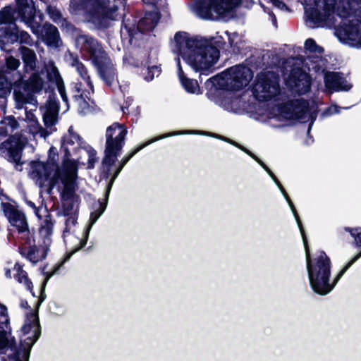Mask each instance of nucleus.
Wrapping results in <instances>:
<instances>
[{
  "label": "nucleus",
  "instance_id": "1",
  "mask_svg": "<svg viewBox=\"0 0 361 361\" xmlns=\"http://www.w3.org/2000/svg\"><path fill=\"white\" fill-rule=\"evenodd\" d=\"M62 149L65 159L60 168L55 157L56 149L51 147L47 162L33 161L30 164L29 176L40 188L42 192L51 195L54 188L61 192L63 200H69L75 190V181L77 177L76 161L84 164L87 160V167L92 169L97 161L96 152L91 147H81V140L78 135L69 129L63 137Z\"/></svg>",
  "mask_w": 361,
  "mask_h": 361
},
{
  "label": "nucleus",
  "instance_id": "2",
  "mask_svg": "<svg viewBox=\"0 0 361 361\" xmlns=\"http://www.w3.org/2000/svg\"><path fill=\"white\" fill-rule=\"evenodd\" d=\"M238 148L246 152L250 157H252L255 160H256L262 167L263 169L268 173V174L271 176L273 180L276 183L281 193L286 198L287 202L288 203L292 212L294 214L295 220L298 223V225L300 228L301 234L302 235V239L305 245V252H306V261H307V269L308 271V276L310 279V285L314 290V291L320 295H326L329 293L335 286V284L339 281V279L342 277L344 273L361 257V252L356 255L339 272L336 278L335 279L333 285H331L329 283V278L331 273V262L329 258L324 252H319L317 258L312 263L310 262L309 248L305 238L304 231L302 227L299 216L296 212V210L294 207L293 202L290 199L288 196L283 186L276 178L272 171L256 156L249 152L247 149L244 148L243 147L233 143ZM348 231L350 233V234L354 237L356 245L358 247H361V228H346Z\"/></svg>",
  "mask_w": 361,
  "mask_h": 361
},
{
  "label": "nucleus",
  "instance_id": "3",
  "mask_svg": "<svg viewBox=\"0 0 361 361\" xmlns=\"http://www.w3.org/2000/svg\"><path fill=\"white\" fill-rule=\"evenodd\" d=\"M173 43V51L196 72L209 71L219 60V51L210 39L192 37L187 32H179L175 35Z\"/></svg>",
  "mask_w": 361,
  "mask_h": 361
},
{
  "label": "nucleus",
  "instance_id": "4",
  "mask_svg": "<svg viewBox=\"0 0 361 361\" xmlns=\"http://www.w3.org/2000/svg\"><path fill=\"white\" fill-rule=\"evenodd\" d=\"M17 11L21 20L30 27L32 32L48 46L56 47L59 44V35L57 28L46 23L42 27L35 21V7L33 0H16Z\"/></svg>",
  "mask_w": 361,
  "mask_h": 361
},
{
  "label": "nucleus",
  "instance_id": "5",
  "mask_svg": "<svg viewBox=\"0 0 361 361\" xmlns=\"http://www.w3.org/2000/svg\"><path fill=\"white\" fill-rule=\"evenodd\" d=\"M76 44L90 54L102 79L107 84H111L115 76L113 65L98 42L91 37L80 35L76 39Z\"/></svg>",
  "mask_w": 361,
  "mask_h": 361
},
{
  "label": "nucleus",
  "instance_id": "6",
  "mask_svg": "<svg viewBox=\"0 0 361 361\" xmlns=\"http://www.w3.org/2000/svg\"><path fill=\"white\" fill-rule=\"evenodd\" d=\"M73 13L82 11L89 13L90 20L99 27H106L109 20H112V14L116 11V6L110 7L109 2L98 0H72L70 5Z\"/></svg>",
  "mask_w": 361,
  "mask_h": 361
},
{
  "label": "nucleus",
  "instance_id": "7",
  "mask_svg": "<svg viewBox=\"0 0 361 361\" xmlns=\"http://www.w3.org/2000/svg\"><path fill=\"white\" fill-rule=\"evenodd\" d=\"M17 78L11 77L8 71H0V97H4L13 88V98L16 108L21 109L26 104L37 106V100L34 96L25 94L21 91L22 74L18 73Z\"/></svg>",
  "mask_w": 361,
  "mask_h": 361
},
{
  "label": "nucleus",
  "instance_id": "8",
  "mask_svg": "<svg viewBox=\"0 0 361 361\" xmlns=\"http://www.w3.org/2000/svg\"><path fill=\"white\" fill-rule=\"evenodd\" d=\"M126 134V128L118 123H114L107 128L105 157L102 162L106 173L109 172L110 166L114 164L118 152L122 149Z\"/></svg>",
  "mask_w": 361,
  "mask_h": 361
},
{
  "label": "nucleus",
  "instance_id": "9",
  "mask_svg": "<svg viewBox=\"0 0 361 361\" xmlns=\"http://www.w3.org/2000/svg\"><path fill=\"white\" fill-rule=\"evenodd\" d=\"M252 78L250 69L245 66L231 67L212 78V82L227 90H238L248 85Z\"/></svg>",
  "mask_w": 361,
  "mask_h": 361
},
{
  "label": "nucleus",
  "instance_id": "10",
  "mask_svg": "<svg viewBox=\"0 0 361 361\" xmlns=\"http://www.w3.org/2000/svg\"><path fill=\"white\" fill-rule=\"evenodd\" d=\"M240 2L241 0H200L199 15L204 19H225Z\"/></svg>",
  "mask_w": 361,
  "mask_h": 361
},
{
  "label": "nucleus",
  "instance_id": "11",
  "mask_svg": "<svg viewBox=\"0 0 361 361\" xmlns=\"http://www.w3.org/2000/svg\"><path fill=\"white\" fill-rule=\"evenodd\" d=\"M253 90L255 97L259 101L275 97L279 92L277 76L273 73L259 75Z\"/></svg>",
  "mask_w": 361,
  "mask_h": 361
},
{
  "label": "nucleus",
  "instance_id": "12",
  "mask_svg": "<svg viewBox=\"0 0 361 361\" xmlns=\"http://www.w3.org/2000/svg\"><path fill=\"white\" fill-rule=\"evenodd\" d=\"M42 300H39L35 310L26 314L25 324L22 327V331L25 336H27L23 341V347L25 350H30L40 336V325L38 317V309Z\"/></svg>",
  "mask_w": 361,
  "mask_h": 361
},
{
  "label": "nucleus",
  "instance_id": "13",
  "mask_svg": "<svg viewBox=\"0 0 361 361\" xmlns=\"http://www.w3.org/2000/svg\"><path fill=\"white\" fill-rule=\"evenodd\" d=\"M307 59L305 64L310 71L324 73L326 68V60L322 57L323 48L317 45L312 39H307L305 42Z\"/></svg>",
  "mask_w": 361,
  "mask_h": 361
},
{
  "label": "nucleus",
  "instance_id": "14",
  "mask_svg": "<svg viewBox=\"0 0 361 361\" xmlns=\"http://www.w3.org/2000/svg\"><path fill=\"white\" fill-rule=\"evenodd\" d=\"M336 33L341 41L351 45L361 46V28L357 20H343Z\"/></svg>",
  "mask_w": 361,
  "mask_h": 361
},
{
  "label": "nucleus",
  "instance_id": "15",
  "mask_svg": "<svg viewBox=\"0 0 361 361\" xmlns=\"http://www.w3.org/2000/svg\"><path fill=\"white\" fill-rule=\"evenodd\" d=\"M26 143L27 139L24 137L11 136L0 144V154L9 161L18 163L21 157V151Z\"/></svg>",
  "mask_w": 361,
  "mask_h": 361
},
{
  "label": "nucleus",
  "instance_id": "16",
  "mask_svg": "<svg viewBox=\"0 0 361 361\" xmlns=\"http://www.w3.org/2000/svg\"><path fill=\"white\" fill-rule=\"evenodd\" d=\"M307 110V102L304 100L297 99L277 107V114H275V116L279 120L301 118Z\"/></svg>",
  "mask_w": 361,
  "mask_h": 361
},
{
  "label": "nucleus",
  "instance_id": "17",
  "mask_svg": "<svg viewBox=\"0 0 361 361\" xmlns=\"http://www.w3.org/2000/svg\"><path fill=\"white\" fill-rule=\"evenodd\" d=\"M324 75L325 88L330 92L338 91H348L352 87V84L341 73L328 72L324 69V73L314 72Z\"/></svg>",
  "mask_w": 361,
  "mask_h": 361
},
{
  "label": "nucleus",
  "instance_id": "18",
  "mask_svg": "<svg viewBox=\"0 0 361 361\" xmlns=\"http://www.w3.org/2000/svg\"><path fill=\"white\" fill-rule=\"evenodd\" d=\"M286 83L288 87L298 94H305L310 90V76L300 68L293 69L288 78Z\"/></svg>",
  "mask_w": 361,
  "mask_h": 361
},
{
  "label": "nucleus",
  "instance_id": "19",
  "mask_svg": "<svg viewBox=\"0 0 361 361\" xmlns=\"http://www.w3.org/2000/svg\"><path fill=\"white\" fill-rule=\"evenodd\" d=\"M335 0H324V13H319L317 11H306L307 17V23L309 26H319L320 23L331 21V15L334 14Z\"/></svg>",
  "mask_w": 361,
  "mask_h": 361
},
{
  "label": "nucleus",
  "instance_id": "20",
  "mask_svg": "<svg viewBox=\"0 0 361 361\" xmlns=\"http://www.w3.org/2000/svg\"><path fill=\"white\" fill-rule=\"evenodd\" d=\"M36 215L41 219L39 235L42 238V242L46 245H51V235L54 226V222L46 209H36Z\"/></svg>",
  "mask_w": 361,
  "mask_h": 361
},
{
  "label": "nucleus",
  "instance_id": "21",
  "mask_svg": "<svg viewBox=\"0 0 361 361\" xmlns=\"http://www.w3.org/2000/svg\"><path fill=\"white\" fill-rule=\"evenodd\" d=\"M3 208L6 216L12 225L16 226L20 232L27 231V224L23 213L8 203L3 204Z\"/></svg>",
  "mask_w": 361,
  "mask_h": 361
},
{
  "label": "nucleus",
  "instance_id": "22",
  "mask_svg": "<svg viewBox=\"0 0 361 361\" xmlns=\"http://www.w3.org/2000/svg\"><path fill=\"white\" fill-rule=\"evenodd\" d=\"M108 199H109V197L106 198V192L105 193L104 202L100 203V207H99V210L95 211V212L91 213V214H90V221H89V226H88V227L87 228L85 238L83 240L80 241V245L79 247H78L77 249L73 250L71 253H70L64 259V260L63 262H61V263L59 264L55 267L54 273H56L57 271V270H59V268L63 264V263L66 260L69 259V258L71 257V255H73V253L75 252L76 251H78V250L81 249L82 247H83L85 245L86 242H87V236H88V234H89V233L90 231V229H91L92 226L97 221V219L100 217V216L104 213V212L105 211V209L106 208V205H107V202H108Z\"/></svg>",
  "mask_w": 361,
  "mask_h": 361
},
{
  "label": "nucleus",
  "instance_id": "23",
  "mask_svg": "<svg viewBox=\"0 0 361 361\" xmlns=\"http://www.w3.org/2000/svg\"><path fill=\"white\" fill-rule=\"evenodd\" d=\"M49 247L50 245H46L42 242L38 245L23 247L21 252L31 262L35 264L46 257Z\"/></svg>",
  "mask_w": 361,
  "mask_h": 361
},
{
  "label": "nucleus",
  "instance_id": "24",
  "mask_svg": "<svg viewBox=\"0 0 361 361\" xmlns=\"http://www.w3.org/2000/svg\"><path fill=\"white\" fill-rule=\"evenodd\" d=\"M20 41V43L30 44L32 39L30 35L25 31H19L18 27L13 26L11 30H5L4 33L1 36L0 43H13Z\"/></svg>",
  "mask_w": 361,
  "mask_h": 361
},
{
  "label": "nucleus",
  "instance_id": "25",
  "mask_svg": "<svg viewBox=\"0 0 361 361\" xmlns=\"http://www.w3.org/2000/svg\"><path fill=\"white\" fill-rule=\"evenodd\" d=\"M180 133H171V134H169V135H164L162 136H160L154 140H152L151 141H149V142H147L145 143V145L137 147V149H135L133 152H131V154L123 158L122 160H121V162L120 163V165L118 167V169L116 170L115 173H114V175L112 176L111 177V179L110 180V182L109 183L108 185H107V188H106V198H108V197L109 196V193H110V190L111 189V187H112V185L115 180V179L116 178V177L118 176V174L120 173V172L121 171V170L123 169V166L128 162V161L136 154L140 150H141L142 148H144L145 146L148 145L150 143H152L153 142L156 141V140H160L161 138H164V137H169V136H171V135H178V134H180Z\"/></svg>",
  "mask_w": 361,
  "mask_h": 361
},
{
  "label": "nucleus",
  "instance_id": "26",
  "mask_svg": "<svg viewBox=\"0 0 361 361\" xmlns=\"http://www.w3.org/2000/svg\"><path fill=\"white\" fill-rule=\"evenodd\" d=\"M43 85V79L36 73H32L27 80H24V76L22 75L21 91L25 94L31 95L30 92H39ZM32 96L33 95L32 94Z\"/></svg>",
  "mask_w": 361,
  "mask_h": 361
},
{
  "label": "nucleus",
  "instance_id": "27",
  "mask_svg": "<svg viewBox=\"0 0 361 361\" xmlns=\"http://www.w3.org/2000/svg\"><path fill=\"white\" fill-rule=\"evenodd\" d=\"M22 127L24 124H27V127L30 132L33 135L39 134L40 137L46 138L50 133L47 130L43 129L39 124L35 115L30 111H26L25 118H21Z\"/></svg>",
  "mask_w": 361,
  "mask_h": 361
},
{
  "label": "nucleus",
  "instance_id": "28",
  "mask_svg": "<svg viewBox=\"0 0 361 361\" xmlns=\"http://www.w3.org/2000/svg\"><path fill=\"white\" fill-rule=\"evenodd\" d=\"M42 109L43 111V120L45 126L47 128L51 127L57 121L59 107L56 102L49 99Z\"/></svg>",
  "mask_w": 361,
  "mask_h": 361
},
{
  "label": "nucleus",
  "instance_id": "29",
  "mask_svg": "<svg viewBox=\"0 0 361 361\" xmlns=\"http://www.w3.org/2000/svg\"><path fill=\"white\" fill-rule=\"evenodd\" d=\"M21 57L24 63L25 71H32L36 67V54L35 51L27 47H21L20 49Z\"/></svg>",
  "mask_w": 361,
  "mask_h": 361
},
{
  "label": "nucleus",
  "instance_id": "30",
  "mask_svg": "<svg viewBox=\"0 0 361 361\" xmlns=\"http://www.w3.org/2000/svg\"><path fill=\"white\" fill-rule=\"evenodd\" d=\"M159 20V15L157 12H151L140 20L138 29L142 32L152 30L154 28Z\"/></svg>",
  "mask_w": 361,
  "mask_h": 361
},
{
  "label": "nucleus",
  "instance_id": "31",
  "mask_svg": "<svg viewBox=\"0 0 361 361\" xmlns=\"http://www.w3.org/2000/svg\"><path fill=\"white\" fill-rule=\"evenodd\" d=\"M177 66H178V74L179 78L180 80L182 85L184 88L190 93H198L199 92V86L197 82L194 80L187 78L183 73V71L180 66V62L179 58L177 59Z\"/></svg>",
  "mask_w": 361,
  "mask_h": 361
},
{
  "label": "nucleus",
  "instance_id": "32",
  "mask_svg": "<svg viewBox=\"0 0 361 361\" xmlns=\"http://www.w3.org/2000/svg\"><path fill=\"white\" fill-rule=\"evenodd\" d=\"M47 75L49 79L56 85L61 97L65 102H66V96L65 94L63 81L61 76L59 75L57 68L51 65L47 70Z\"/></svg>",
  "mask_w": 361,
  "mask_h": 361
},
{
  "label": "nucleus",
  "instance_id": "33",
  "mask_svg": "<svg viewBox=\"0 0 361 361\" xmlns=\"http://www.w3.org/2000/svg\"><path fill=\"white\" fill-rule=\"evenodd\" d=\"M15 271L14 276L20 283H23L25 288L31 290L32 286V283L27 278V274L23 270L22 267L19 264L15 265L13 268Z\"/></svg>",
  "mask_w": 361,
  "mask_h": 361
},
{
  "label": "nucleus",
  "instance_id": "34",
  "mask_svg": "<svg viewBox=\"0 0 361 361\" xmlns=\"http://www.w3.org/2000/svg\"><path fill=\"white\" fill-rule=\"evenodd\" d=\"M14 21L13 12L11 7H5L0 12V24H9L10 25V30L13 26H16L13 24Z\"/></svg>",
  "mask_w": 361,
  "mask_h": 361
},
{
  "label": "nucleus",
  "instance_id": "35",
  "mask_svg": "<svg viewBox=\"0 0 361 361\" xmlns=\"http://www.w3.org/2000/svg\"><path fill=\"white\" fill-rule=\"evenodd\" d=\"M20 62L18 59L13 57L8 56L6 59V69H2L1 71H8L11 73V77L14 78H17V75L18 73H13L20 66Z\"/></svg>",
  "mask_w": 361,
  "mask_h": 361
},
{
  "label": "nucleus",
  "instance_id": "36",
  "mask_svg": "<svg viewBox=\"0 0 361 361\" xmlns=\"http://www.w3.org/2000/svg\"><path fill=\"white\" fill-rule=\"evenodd\" d=\"M20 119L17 121L13 116H8L4 118V123L6 124L9 132L12 133L14 130L19 129L22 127Z\"/></svg>",
  "mask_w": 361,
  "mask_h": 361
},
{
  "label": "nucleus",
  "instance_id": "37",
  "mask_svg": "<svg viewBox=\"0 0 361 361\" xmlns=\"http://www.w3.org/2000/svg\"><path fill=\"white\" fill-rule=\"evenodd\" d=\"M73 66L76 68V70L80 73L81 77L85 80L87 84L90 86V88H92V85L90 80V77L87 75V70L78 59H74L73 62Z\"/></svg>",
  "mask_w": 361,
  "mask_h": 361
},
{
  "label": "nucleus",
  "instance_id": "38",
  "mask_svg": "<svg viewBox=\"0 0 361 361\" xmlns=\"http://www.w3.org/2000/svg\"><path fill=\"white\" fill-rule=\"evenodd\" d=\"M9 334L7 331L1 329L0 326V349H4L7 347L9 342Z\"/></svg>",
  "mask_w": 361,
  "mask_h": 361
},
{
  "label": "nucleus",
  "instance_id": "39",
  "mask_svg": "<svg viewBox=\"0 0 361 361\" xmlns=\"http://www.w3.org/2000/svg\"><path fill=\"white\" fill-rule=\"evenodd\" d=\"M9 323L8 314L5 305L0 303V324L7 325Z\"/></svg>",
  "mask_w": 361,
  "mask_h": 361
},
{
  "label": "nucleus",
  "instance_id": "40",
  "mask_svg": "<svg viewBox=\"0 0 361 361\" xmlns=\"http://www.w3.org/2000/svg\"><path fill=\"white\" fill-rule=\"evenodd\" d=\"M47 12L50 18L55 22L59 21L61 18V13L56 7L49 6L47 7Z\"/></svg>",
  "mask_w": 361,
  "mask_h": 361
},
{
  "label": "nucleus",
  "instance_id": "41",
  "mask_svg": "<svg viewBox=\"0 0 361 361\" xmlns=\"http://www.w3.org/2000/svg\"><path fill=\"white\" fill-rule=\"evenodd\" d=\"M160 68L157 66H154L148 68L147 74L145 76V79L148 81L153 80L155 75L158 76L160 73Z\"/></svg>",
  "mask_w": 361,
  "mask_h": 361
},
{
  "label": "nucleus",
  "instance_id": "42",
  "mask_svg": "<svg viewBox=\"0 0 361 361\" xmlns=\"http://www.w3.org/2000/svg\"><path fill=\"white\" fill-rule=\"evenodd\" d=\"M229 43L232 47L240 49L239 42H240V37L236 33L229 35Z\"/></svg>",
  "mask_w": 361,
  "mask_h": 361
},
{
  "label": "nucleus",
  "instance_id": "43",
  "mask_svg": "<svg viewBox=\"0 0 361 361\" xmlns=\"http://www.w3.org/2000/svg\"><path fill=\"white\" fill-rule=\"evenodd\" d=\"M78 103L79 105V111L81 114H86L89 111L90 106L88 103L85 101L82 97L78 99Z\"/></svg>",
  "mask_w": 361,
  "mask_h": 361
},
{
  "label": "nucleus",
  "instance_id": "44",
  "mask_svg": "<svg viewBox=\"0 0 361 361\" xmlns=\"http://www.w3.org/2000/svg\"><path fill=\"white\" fill-rule=\"evenodd\" d=\"M11 133L6 124L4 123V119L0 121V137H6Z\"/></svg>",
  "mask_w": 361,
  "mask_h": 361
},
{
  "label": "nucleus",
  "instance_id": "45",
  "mask_svg": "<svg viewBox=\"0 0 361 361\" xmlns=\"http://www.w3.org/2000/svg\"><path fill=\"white\" fill-rule=\"evenodd\" d=\"M339 107L336 105H332L329 106L326 110L324 111V114L326 116H331L335 114H337L339 112Z\"/></svg>",
  "mask_w": 361,
  "mask_h": 361
},
{
  "label": "nucleus",
  "instance_id": "46",
  "mask_svg": "<svg viewBox=\"0 0 361 361\" xmlns=\"http://www.w3.org/2000/svg\"><path fill=\"white\" fill-rule=\"evenodd\" d=\"M270 1L274 6H276L281 10L286 7L285 4H283L282 1H281L279 0H270Z\"/></svg>",
  "mask_w": 361,
  "mask_h": 361
},
{
  "label": "nucleus",
  "instance_id": "47",
  "mask_svg": "<svg viewBox=\"0 0 361 361\" xmlns=\"http://www.w3.org/2000/svg\"><path fill=\"white\" fill-rule=\"evenodd\" d=\"M69 222H71L73 224H75V219L73 217L68 218V219L66 220V224H69Z\"/></svg>",
  "mask_w": 361,
  "mask_h": 361
},
{
  "label": "nucleus",
  "instance_id": "48",
  "mask_svg": "<svg viewBox=\"0 0 361 361\" xmlns=\"http://www.w3.org/2000/svg\"><path fill=\"white\" fill-rule=\"evenodd\" d=\"M20 306L23 308H27L28 307V304L27 301H21Z\"/></svg>",
  "mask_w": 361,
  "mask_h": 361
},
{
  "label": "nucleus",
  "instance_id": "49",
  "mask_svg": "<svg viewBox=\"0 0 361 361\" xmlns=\"http://www.w3.org/2000/svg\"><path fill=\"white\" fill-rule=\"evenodd\" d=\"M30 207H33L35 208V211L36 212V209H37L38 208H36V207H35L34 204H33V203H32V202H30Z\"/></svg>",
  "mask_w": 361,
  "mask_h": 361
},
{
  "label": "nucleus",
  "instance_id": "50",
  "mask_svg": "<svg viewBox=\"0 0 361 361\" xmlns=\"http://www.w3.org/2000/svg\"><path fill=\"white\" fill-rule=\"evenodd\" d=\"M337 16L339 17V18H341L342 17V15L338 13V11H337Z\"/></svg>",
  "mask_w": 361,
  "mask_h": 361
},
{
  "label": "nucleus",
  "instance_id": "51",
  "mask_svg": "<svg viewBox=\"0 0 361 361\" xmlns=\"http://www.w3.org/2000/svg\"><path fill=\"white\" fill-rule=\"evenodd\" d=\"M152 4H155L156 3V1L155 0H153V1L152 2Z\"/></svg>",
  "mask_w": 361,
  "mask_h": 361
}]
</instances>
